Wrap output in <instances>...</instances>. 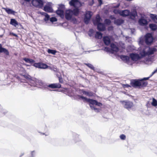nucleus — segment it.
Here are the masks:
<instances>
[{
	"mask_svg": "<svg viewBox=\"0 0 157 157\" xmlns=\"http://www.w3.org/2000/svg\"><path fill=\"white\" fill-rule=\"evenodd\" d=\"M77 96L78 99L81 98L84 102H87L89 103L90 106L92 109L94 110L96 112H98L100 111V109L95 108L94 105H95L99 106H101L102 105V104L101 103L98 102L96 100L88 99L86 97L80 95H78Z\"/></svg>",
	"mask_w": 157,
	"mask_h": 157,
	"instance_id": "obj_1",
	"label": "nucleus"
},
{
	"mask_svg": "<svg viewBox=\"0 0 157 157\" xmlns=\"http://www.w3.org/2000/svg\"><path fill=\"white\" fill-rule=\"evenodd\" d=\"M131 85L134 87H138L139 88L146 86L147 84V82L142 80H132L130 82Z\"/></svg>",
	"mask_w": 157,
	"mask_h": 157,
	"instance_id": "obj_2",
	"label": "nucleus"
},
{
	"mask_svg": "<svg viewBox=\"0 0 157 157\" xmlns=\"http://www.w3.org/2000/svg\"><path fill=\"white\" fill-rule=\"evenodd\" d=\"M144 37L145 44L148 45H151L154 40L152 34L149 33H147Z\"/></svg>",
	"mask_w": 157,
	"mask_h": 157,
	"instance_id": "obj_3",
	"label": "nucleus"
},
{
	"mask_svg": "<svg viewBox=\"0 0 157 157\" xmlns=\"http://www.w3.org/2000/svg\"><path fill=\"white\" fill-rule=\"evenodd\" d=\"M37 80L36 79H30L29 81V83H26V84H24L25 85H27V87L29 88L31 90H33L34 89L33 87H35L37 85Z\"/></svg>",
	"mask_w": 157,
	"mask_h": 157,
	"instance_id": "obj_4",
	"label": "nucleus"
},
{
	"mask_svg": "<svg viewBox=\"0 0 157 157\" xmlns=\"http://www.w3.org/2000/svg\"><path fill=\"white\" fill-rule=\"evenodd\" d=\"M73 15L72 10H69L66 11L65 14L66 19L68 20H72L74 21V23H75V21H76V20L75 18L73 17Z\"/></svg>",
	"mask_w": 157,
	"mask_h": 157,
	"instance_id": "obj_5",
	"label": "nucleus"
},
{
	"mask_svg": "<svg viewBox=\"0 0 157 157\" xmlns=\"http://www.w3.org/2000/svg\"><path fill=\"white\" fill-rule=\"evenodd\" d=\"M32 3L34 6L40 8H42L44 4L42 0H32Z\"/></svg>",
	"mask_w": 157,
	"mask_h": 157,
	"instance_id": "obj_6",
	"label": "nucleus"
},
{
	"mask_svg": "<svg viewBox=\"0 0 157 157\" xmlns=\"http://www.w3.org/2000/svg\"><path fill=\"white\" fill-rule=\"evenodd\" d=\"M92 16V12L90 11L86 12L84 18V22L86 24H88Z\"/></svg>",
	"mask_w": 157,
	"mask_h": 157,
	"instance_id": "obj_7",
	"label": "nucleus"
},
{
	"mask_svg": "<svg viewBox=\"0 0 157 157\" xmlns=\"http://www.w3.org/2000/svg\"><path fill=\"white\" fill-rule=\"evenodd\" d=\"M41 84L44 86L45 88L49 87L52 89L60 88L61 87V85L59 83H55L50 84L49 85H45V84L43 82H41Z\"/></svg>",
	"mask_w": 157,
	"mask_h": 157,
	"instance_id": "obj_8",
	"label": "nucleus"
},
{
	"mask_svg": "<svg viewBox=\"0 0 157 157\" xmlns=\"http://www.w3.org/2000/svg\"><path fill=\"white\" fill-rule=\"evenodd\" d=\"M122 103L124 107L128 109H131L133 105V103L130 101H123Z\"/></svg>",
	"mask_w": 157,
	"mask_h": 157,
	"instance_id": "obj_9",
	"label": "nucleus"
},
{
	"mask_svg": "<svg viewBox=\"0 0 157 157\" xmlns=\"http://www.w3.org/2000/svg\"><path fill=\"white\" fill-rule=\"evenodd\" d=\"M33 65L36 67L41 69H46L48 67L46 64L41 63H35Z\"/></svg>",
	"mask_w": 157,
	"mask_h": 157,
	"instance_id": "obj_10",
	"label": "nucleus"
},
{
	"mask_svg": "<svg viewBox=\"0 0 157 157\" xmlns=\"http://www.w3.org/2000/svg\"><path fill=\"white\" fill-rule=\"evenodd\" d=\"M130 57L134 61H137L141 58V57L137 54L131 53L130 54Z\"/></svg>",
	"mask_w": 157,
	"mask_h": 157,
	"instance_id": "obj_11",
	"label": "nucleus"
},
{
	"mask_svg": "<svg viewBox=\"0 0 157 157\" xmlns=\"http://www.w3.org/2000/svg\"><path fill=\"white\" fill-rule=\"evenodd\" d=\"M97 29L100 31H104L105 29V27L104 24L102 23H99L97 24Z\"/></svg>",
	"mask_w": 157,
	"mask_h": 157,
	"instance_id": "obj_12",
	"label": "nucleus"
},
{
	"mask_svg": "<svg viewBox=\"0 0 157 157\" xmlns=\"http://www.w3.org/2000/svg\"><path fill=\"white\" fill-rule=\"evenodd\" d=\"M103 40L105 44L106 45H108L110 43L111 41L110 39L107 36H104L103 37Z\"/></svg>",
	"mask_w": 157,
	"mask_h": 157,
	"instance_id": "obj_13",
	"label": "nucleus"
},
{
	"mask_svg": "<svg viewBox=\"0 0 157 157\" xmlns=\"http://www.w3.org/2000/svg\"><path fill=\"white\" fill-rule=\"evenodd\" d=\"M79 3L78 0H71L69 2V4L71 6L76 7Z\"/></svg>",
	"mask_w": 157,
	"mask_h": 157,
	"instance_id": "obj_14",
	"label": "nucleus"
},
{
	"mask_svg": "<svg viewBox=\"0 0 157 157\" xmlns=\"http://www.w3.org/2000/svg\"><path fill=\"white\" fill-rule=\"evenodd\" d=\"M0 53H4L6 55H9V52L6 49L2 48L1 44H0Z\"/></svg>",
	"mask_w": 157,
	"mask_h": 157,
	"instance_id": "obj_15",
	"label": "nucleus"
},
{
	"mask_svg": "<svg viewBox=\"0 0 157 157\" xmlns=\"http://www.w3.org/2000/svg\"><path fill=\"white\" fill-rule=\"evenodd\" d=\"M41 15L44 16V20L46 23L48 22V21H50V16L47 13L42 12H41Z\"/></svg>",
	"mask_w": 157,
	"mask_h": 157,
	"instance_id": "obj_16",
	"label": "nucleus"
},
{
	"mask_svg": "<svg viewBox=\"0 0 157 157\" xmlns=\"http://www.w3.org/2000/svg\"><path fill=\"white\" fill-rule=\"evenodd\" d=\"M120 15L123 17H126L130 14V11L128 10H121L120 13Z\"/></svg>",
	"mask_w": 157,
	"mask_h": 157,
	"instance_id": "obj_17",
	"label": "nucleus"
},
{
	"mask_svg": "<svg viewBox=\"0 0 157 157\" xmlns=\"http://www.w3.org/2000/svg\"><path fill=\"white\" fill-rule=\"evenodd\" d=\"M139 24L141 25H145L148 24L147 20L142 18H141L139 20Z\"/></svg>",
	"mask_w": 157,
	"mask_h": 157,
	"instance_id": "obj_18",
	"label": "nucleus"
},
{
	"mask_svg": "<svg viewBox=\"0 0 157 157\" xmlns=\"http://www.w3.org/2000/svg\"><path fill=\"white\" fill-rule=\"evenodd\" d=\"M101 18L99 15H97L96 17L95 20L93 21V23L94 25H96L99 23H101L100 21Z\"/></svg>",
	"mask_w": 157,
	"mask_h": 157,
	"instance_id": "obj_19",
	"label": "nucleus"
},
{
	"mask_svg": "<svg viewBox=\"0 0 157 157\" xmlns=\"http://www.w3.org/2000/svg\"><path fill=\"white\" fill-rule=\"evenodd\" d=\"M44 10L47 12H52L53 11L52 8L48 5H46L44 7Z\"/></svg>",
	"mask_w": 157,
	"mask_h": 157,
	"instance_id": "obj_20",
	"label": "nucleus"
},
{
	"mask_svg": "<svg viewBox=\"0 0 157 157\" xmlns=\"http://www.w3.org/2000/svg\"><path fill=\"white\" fill-rule=\"evenodd\" d=\"M111 51L117 52L119 50L118 48L114 44H111L110 45Z\"/></svg>",
	"mask_w": 157,
	"mask_h": 157,
	"instance_id": "obj_21",
	"label": "nucleus"
},
{
	"mask_svg": "<svg viewBox=\"0 0 157 157\" xmlns=\"http://www.w3.org/2000/svg\"><path fill=\"white\" fill-rule=\"evenodd\" d=\"M157 49L156 48H149L147 51L148 55H150L153 54L155 52H156Z\"/></svg>",
	"mask_w": 157,
	"mask_h": 157,
	"instance_id": "obj_22",
	"label": "nucleus"
},
{
	"mask_svg": "<svg viewBox=\"0 0 157 157\" xmlns=\"http://www.w3.org/2000/svg\"><path fill=\"white\" fill-rule=\"evenodd\" d=\"M145 41L144 37H141L139 38V44L141 46L145 45Z\"/></svg>",
	"mask_w": 157,
	"mask_h": 157,
	"instance_id": "obj_23",
	"label": "nucleus"
},
{
	"mask_svg": "<svg viewBox=\"0 0 157 157\" xmlns=\"http://www.w3.org/2000/svg\"><path fill=\"white\" fill-rule=\"evenodd\" d=\"M10 24L15 27L18 25V23L15 19H10Z\"/></svg>",
	"mask_w": 157,
	"mask_h": 157,
	"instance_id": "obj_24",
	"label": "nucleus"
},
{
	"mask_svg": "<svg viewBox=\"0 0 157 157\" xmlns=\"http://www.w3.org/2000/svg\"><path fill=\"white\" fill-rule=\"evenodd\" d=\"M149 27L152 31H155L157 29V25L155 24H149Z\"/></svg>",
	"mask_w": 157,
	"mask_h": 157,
	"instance_id": "obj_25",
	"label": "nucleus"
},
{
	"mask_svg": "<svg viewBox=\"0 0 157 157\" xmlns=\"http://www.w3.org/2000/svg\"><path fill=\"white\" fill-rule=\"evenodd\" d=\"M4 10L8 14H11L13 15H14L15 13H16V12L13 10L12 9H10L6 8H4Z\"/></svg>",
	"mask_w": 157,
	"mask_h": 157,
	"instance_id": "obj_26",
	"label": "nucleus"
},
{
	"mask_svg": "<svg viewBox=\"0 0 157 157\" xmlns=\"http://www.w3.org/2000/svg\"><path fill=\"white\" fill-rule=\"evenodd\" d=\"M82 93L83 94L86 95L89 97H91L93 96L94 93L92 92L82 90Z\"/></svg>",
	"mask_w": 157,
	"mask_h": 157,
	"instance_id": "obj_27",
	"label": "nucleus"
},
{
	"mask_svg": "<svg viewBox=\"0 0 157 157\" xmlns=\"http://www.w3.org/2000/svg\"><path fill=\"white\" fill-rule=\"evenodd\" d=\"M124 22V21L121 19H117L115 20L114 21V24L117 25H120L123 24Z\"/></svg>",
	"mask_w": 157,
	"mask_h": 157,
	"instance_id": "obj_28",
	"label": "nucleus"
},
{
	"mask_svg": "<svg viewBox=\"0 0 157 157\" xmlns=\"http://www.w3.org/2000/svg\"><path fill=\"white\" fill-rule=\"evenodd\" d=\"M63 13L64 11L63 10L58 9L56 11V13L62 17L63 16Z\"/></svg>",
	"mask_w": 157,
	"mask_h": 157,
	"instance_id": "obj_29",
	"label": "nucleus"
},
{
	"mask_svg": "<svg viewBox=\"0 0 157 157\" xmlns=\"http://www.w3.org/2000/svg\"><path fill=\"white\" fill-rule=\"evenodd\" d=\"M150 17L154 22L157 23V15H156L151 14Z\"/></svg>",
	"mask_w": 157,
	"mask_h": 157,
	"instance_id": "obj_30",
	"label": "nucleus"
},
{
	"mask_svg": "<svg viewBox=\"0 0 157 157\" xmlns=\"http://www.w3.org/2000/svg\"><path fill=\"white\" fill-rule=\"evenodd\" d=\"M65 89V92L67 93L66 94L67 95H68L70 96H72V95L71 94L72 93V91L71 89L66 88Z\"/></svg>",
	"mask_w": 157,
	"mask_h": 157,
	"instance_id": "obj_31",
	"label": "nucleus"
},
{
	"mask_svg": "<svg viewBox=\"0 0 157 157\" xmlns=\"http://www.w3.org/2000/svg\"><path fill=\"white\" fill-rule=\"evenodd\" d=\"M121 59L123 61L127 62L129 61V57L127 56L121 55Z\"/></svg>",
	"mask_w": 157,
	"mask_h": 157,
	"instance_id": "obj_32",
	"label": "nucleus"
},
{
	"mask_svg": "<svg viewBox=\"0 0 157 157\" xmlns=\"http://www.w3.org/2000/svg\"><path fill=\"white\" fill-rule=\"evenodd\" d=\"M140 54V56L141 58L146 56L148 55L147 52H146L144 49L141 51Z\"/></svg>",
	"mask_w": 157,
	"mask_h": 157,
	"instance_id": "obj_33",
	"label": "nucleus"
},
{
	"mask_svg": "<svg viewBox=\"0 0 157 157\" xmlns=\"http://www.w3.org/2000/svg\"><path fill=\"white\" fill-rule=\"evenodd\" d=\"M128 16L131 18L134 19L135 17L137 16L136 12H135L133 13H131L130 11V14Z\"/></svg>",
	"mask_w": 157,
	"mask_h": 157,
	"instance_id": "obj_34",
	"label": "nucleus"
},
{
	"mask_svg": "<svg viewBox=\"0 0 157 157\" xmlns=\"http://www.w3.org/2000/svg\"><path fill=\"white\" fill-rule=\"evenodd\" d=\"M73 15L75 16H77L79 13V10L77 8L74 9L73 10H72Z\"/></svg>",
	"mask_w": 157,
	"mask_h": 157,
	"instance_id": "obj_35",
	"label": "nucleus"
},
{
	"mask_svg": "<svg viewBox=\"0 0 157 157\" xmlns=\"http://www.w3.org/2000/svg\"><path fill=\"white\" fill-rule=\"evenodd\" d=\"M95 37L98 39H101L102 37V34L99 32H97L95 35Z\"/></svg>",
	"mask_w": 157,
	"mask_h": 157,
	"instance_id": "obj_36",
	"label": "nucleus"
},
{
	"mask_svg": "<svg viewBox=\"0 0 157 157\" xmlns=\"http://www.w3.org/2000/svg\"><path fill=\"white\" fill-rule=\"evenodd\" d=\"M48 53L55 55L57 52L55 50L48 49Z\"/></svg>",
	"mask_w": 157,
	"mask_h": 157,
	"instance_id": "obj_37",
	"label": "nucleus"
},
{
	"mask_svg": "<svg viewBox=\"0 0 157 157\" xmlns=\"http://www.w3.org/2000/svg\"><path fill=\"white\" fill-rule=\"evenodd\" d=\"M151 105L154 106H157V101L154 98L152 99V101L151 103Z\"/></svg>",
	"mask_w": 157,
	"mask_h": 157,
	"instance_id": "obj_38",
	"label": "nucleus"
},
{
	"mask_svg": "<svg viewBox=\"0 0 157 157\" xmlns=\"http://www.w3.org/2000/svg\"><path fill=\"white\" fill-rule=\"evenodd\" d=\"M85 64L91 69L94 70V67L90 63H85Z\"/></svg>",
	"mask_w": 157,
	"mask_h": 157,
	"instance_id": "obj_39",
	"label": "nucleus"
},
{
	"mask_svg": "<svg viewBox=\"0 0 157 157\" xmlns=\"http://www.w3.org/2000/svg\"><path fill=\"white\" fill-rule=\"evenodd\" d=\"M121 12V10H119L118 9H114L113 12L115 14H119L120 15V13Z\"/></svg>",
	"mask_w": 157,
	"mask_h": 157,
	"instance_id": "obj_40",
	"label": "nucleus"
},
{
	"mask_svg": "<svg viewBox=\"0 0 157 157\" xmlns=\"http://www.w3.org/2000/svg\"><path fill=\"white\" fill-rule=\"evenodd\" d=\"M104 22H105V23L107 25H109L111 24V21L109 19H105V20Z\"/></svg>",
	"mask_w": 157,
	"mask_h": 157,
	"instance_id": "obj_41",
	"label": "nucleus"
},
{
	"mask_svg": "<svg viewBox=\"0 0 157 157\" xmlns=\"http://www.w3.org/2000/svg\"><path fill=\"white\" fill-rule=\"evenodd\" d=\"M50 21L52 22H53L56 21H57V19L55 17H53L50 18Z\"/></svg>",
	"mask_w": 157,
	"mask_h": 157,
	"instance_id": "obj_42",
	"label": "nucleus"
},
{
	"mask_svg": "<svg viewBox=\"0 0 157 157\" xmlns=\"http://www.w3.org/2000/svg\"><path fill=\"white\" fill-rule=\"evenodd\" d=\"M104 50L106 52H111L112 53H113V52H111V49L109 48L105 47V48H104Z\"/></svg>",
	"mask_w": 157,
	"mask_h": 157,
	"instance_id": "obj_43",
	"label": "nucleus"
},
{
	"mask_svg": "<svg viewBox=\"0 0 157 157\" xmlns=\"http://www.w3.org/2000/svg\"><path fill=\"white\" fill-rule=\"evenodd\" d=\"M65 8V6L64 5L60 4L59 5V7L58 8V9H61V10H63Z\"/></svg>",
	"mask_w": 157,
	"mask_h": 157,
	"instance_id": "obj_44",
	"label": "nucleus"
},
{
	"mask_svg": "<svg viewBox=\"0 0 157 157\" xmlns=\"http://www.w3.org/2000/svg\"><path fill=\"white\" fill-rule=\"evenodd\" d=\"M120 137L121 140H124L126 139V136L122 134L120 136Z\"/></svg>",
	"mask_w": 157,
	"mask_h": 157,
	"instance_id": "obj_45",
	"label": "nucleus"
},
{
	"mask_svg": "<svg viewBox=\"0 0 157 157\" xmlns=\"http://www.w3.org/2000/svg\"><path fill=\"white\" fill-rule=\"evenodd\" d=\"M94 32V30L93 29H90L89 30L88 34L90 36H92V34Z\"/></svg>",
	"mask_w": 157,
	"mask_h": 157,
	"instance_id": "obj_46",
	"label": "nucleus"
},
{
	"mask_svg": "<svg viewBox=\"0 0 157 157\" xmlns=\"http://www.w3.org/2000/svg\"><path fill=\"white\" fill-rule=\"evenodd\" d=\"M24 77L29 80L30 79L31 77L27 74H25L23 75Z\"/></svg>",
	"mask_w": 157,
	"mask_h": 157,
	"instance_id": "obj_47",
	"label": "nucleus"
},
{
	"mask_svg": "<svg viewBox=\"0 0 157 157\" xmlns=\"http://www.w3.org/2000/svg\"><path fill=\"white\" fill-rule=\"evenodd\" d=\"M35 152L34 151H32L31 152V156L30 157H35Z\"/></svg>",
	"mask_w": 157,
	"mask_h": 157,
	"instance_id": "obj_48",
	"label": "nucleus"
},
{
	"mask_svg": "<svg viewBox=\"0 0 157 157\" xmlns=\"http://www.w3.org/2000/svg\"><path fill=\"white\" fill-rule=\"evenodd\" d=\"M59 82L60 83H62L63 82V80L62 78L60 77H58Z\"/></svg>",
	"mask_w": 157,
	"mask_h": 157,
	"instance_id": "obj_49",
	"label": "nucleus"
},
{
	"mask_svg": "<svg viewBox=\"0 0 157 157\" xmlns=\"http://www.w3.org/2000/svg\"><path fill=\"white\" fill-rule=\"evenodd\" d=\"M130 87H131V86L127 84H124L123 85V87L124 88H128Z\"/></svg>",
	"mask_w": 157,
	"mask_h": 157,
	"instance_id": "obj_50",
	"label": "nucleus"
},
{
	"mask_svg": "<svg viewBox=\"0 0 157 157\" xmlns=\"http://www.w3.org/2000/svg\"><path fill=\"white\" fill-rule=\"evenodd\" d=\"M29 59L28 58H24L23 60L27 63H29Z\"/></svg>",
	"mask_w": 157,
	"mask_h": 157,
	"instance_id": "obj_51",
	"label": "nucleus"
},
{
	"mask_svg": "<svg viewBox=\"0 0 157 157\" xmlns=\"http://www.w3.org/2000/svg\"><path fill=\"white\" fill-rule=\"evenodd\" d=\"M35 62V61L32 59H29V63H32Z\"/></svg>",
	"mask_w": 157,
	"mask_h": 157,
	"instance_id": "obj_52",
	"label": "nucleus"
},
{
	"mask_svg": "<svg viewBox=\"0 0 157 157\" xmlns=\"http://www.w3.org/2000/svg\"><path fill=\"white\" fill-rule=\"evenodd\" d=\"M94 3V0H92V1L90 2L89 3V5L90 6H92Z\"/></svg>",
	"mask_w": 157,
	"mask_h": 157,
	"instance_id": "obj_53",
	"label": "nucleus"
},
{
	"mask_svg": "<svg viewBox=\"0 0 157 157\" xmlns=\"http://www.w3.org/2000/svg\"><path fill=\"white\" fill-rule=\"evenodd\" d=\"M157 71V70H155L151 74V75H150V77H151Z\"/></svg>",
	"mask_w": 157,
	"mask_h": 157,
	"instance_id": "obj_54",
	"label": "nucleus"
},
{
	"mask_svg": "<svg viewBox=\"0 0 157 157\" xmlns=\"http://www.w3.org/2000/svg\"><path fill=\"white\" fill-rule=\"evenodd\" d=\"M99 3V5L101 6L102 3V1L101 0H98Z\"/></svg>",
	"mask_w": 157,
	"mask_h": 157,
	"instance_id": "obj_55",
	"label": "nucleus"
},
{
	"mask_svg": "<svg viewBox=\"0 0 157 157\" xmlns=\"http://www.w3.org/2000/svg\"><path fill=\"white\" fill-rule=\"evenodd\" d=\"M151 77H150V76L149 77H147V78H144L143 79H142V80L143 81V80H147L149 78H150Z\"/></svg>",
	"mask_w": 157,
	"mask_h": 157,
	"instance_id": "obj_56",
	"label": "nucleus"
},
{
	"mask_svg": "<svg viewBox=\"0 0 157 157\" xmlns=\"http://www.w3.org/2000/svg\"><path fill=\"white\" fill-rule=\"evenodd\" d=\"M10 34H12V35L13 36H16V37H17V35L15 34H14V33H10Z\"/></svg>",
	"mask_w": 157,
	"mask_h": 157,
	"instance_id": "obj_57",
	"label": "nucleus"
},
{
	"mask_svg": "<svg viewBox=\"0 0 157 157\" xmlns=\"http://www.w3.org/2000/svg\"><path fill=\"white\" fill-rule=\"evenodd\" d=\"M120 4H117L116 6H114V8H118V7L120 6Z\"/></svg>",
	"mask_w": 157,
	"mask_h": 157,
	"instance_id": "obj_58",
	"label": "nucleus"
},
{
	"mask_svg": "<svg viewBox=\"0 0 157 157\" xmlns=\"http://www.w3.org/2000/svg\"><path fill=\"white\" fill-rule=\"evenodd\" d=\"M75 137L77 140H78V135L75 134Z\"/></svg>",
	"mask_w": 157,
	"mask_h": 157,
	"instance_id": "obj_59",
	"label": "nucleus"
},
{
	"mask_svg": "<svg viewBox=\"0 0 157 157\" xmlns=\"http://www.w3.org/2000/svg\"><path fill=\"white\" fill-rule=\"evenodd\" d=\"M25 1L27 2H29L30 1V0H24Z\"/></svg>",
	"mask_w": 157,
	"mask_h": 157,
	"instance_id": "obj_60",
	"label": "nucleus"
},
{
	"mask_svg": "<svg viewBox=\"0 0 157 157\" xmlns=\"http://www.w3.org/2000/svg\"><path fill=\"white\" fill-rule=\"evenodd\" d=\"M51 4H52L50 2V3H49V5L50 6L51 5Z\"/></svg>",
	"mask_w": 157,
	"mask_h": 157,
	"instance_id": "obj_61",
	"label": "nucleus"
}]
</instances>
